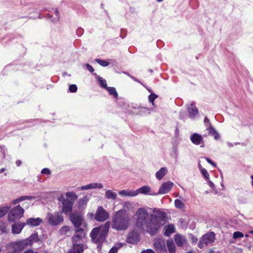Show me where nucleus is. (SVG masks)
I'll return each instance as SVG.
<instances>
[{
	"label": "nucleus",
	"instance_id": "1",
	"mask_svg": "<svg viewBox=\"0 0 253 253\" xmlns=\"http://www.w3.org/2000/svg\"><path fill=\"white\" fill-rule=\"evenodd\" d=\"M130 219L124 210H119L114 212L112 218V228L116 231L126 230L129 225Z\"/></svg>",
	"mask_w": 253,
	"mask_h": 253
},
{
	"label": "nucleus",
	"instance_id": "2",
	"mask_svg": "<svg viewBox=\"0 0 253 253\" xmlns=\"http://www.w3.org/2000/svg\"><path fill=\"white\" fill-rule=\"evenodd\" d=\"M135 216L136 226L143 229H145L146 231L152 235L151 214H149L145 209L140 208L136 211Z\"/></svg>",
	"mask_w": 253,
	"mask_h": 253
},
{
	"label": "nucleus",
	"instance_id": "3",
	"mask_svg": "<svg viewBox=\"0 0 253 253\" xmlns=\"http://www.w3.org/2000/svg\"><path fill=\"white\" fill-rule=\"evenodd\" d=\"M40 241V239L38 233L35 232L26 239L18 240L10 242L7 245V247L15 249L18 253H19L26 249L28 247H32L34 243L38 242Z\"/></svg>",
	"mask_w": 253,
	"mask_h": 253
},
{
	"label": "nucleus",
	"instance_id": "4",
	"mask_svg": "<svg viewBox=\"0 0 253 253\" xmlns=\"http://www.w3.org/2000/svg\"><path fill=\"white\" fill-rule=\"evenodd\" d=\"M85 237L84 228L75 229V233L72 238V246L67 253H83L86 246L83 243Z\"/></svg>",
	"mask_w": 253,
	"mask_h": 253
},
{
	"label": "nucleus",
	"instance_id": "5",
	"mask_svg": "<svg viewBox=\"0 0 253 253\" xmlns=\"http://www.w3.org/2000/svg\"><path fill=\"white\" fill-rule=\"evenodd\" d=\"M154 214H151L152 235H154L158 232L160 228L165 224L167 221V213L159 210L155 209Z\"/></svg>",
	"mask_w": 253,
	"mask_h": 253
},
{
	"label": "nucleus",
	"instance_id": "6",
	"mask_svg": "<svg viewBox=\"0 0 253 253\" xmlns=\"http://www.w3.org/2000/svg\"><path fill=\"white\" fill-rule=\"evenodd\" d=\"M69 218L76 229L85 228L87 226L83 214L79 211L71 213Z\"/></svg>",
	"mask_w": 253,
	"mask_h": 253
},
{
	"label": "nucleus",
	"instance_id": "7",
	"mask_svg": "<svg viewBox=\"0 0 253 253\" xmlns=\"http://www.w3.org/2000/svg\"><path fill=\"white\" fill-rule=\"evenodd\" d=\"M107 235L105 232L101 230V227H96L91 230L90 237L92 242L100 244L105 240Z\"/></svg>",
	"mask_w": 253,
	"mask_h": 253
},
{
	"label": "nucleus",
	"instance_id": "8",
	"mask_svg": "<svg viewBox=\"0 0 253 253\" xmlns=\"http://www.w3.org/2000/svg\"><path fill=\"white\" fill-rule=\"evenodd\" d=\"M24 212V209L20 205L14 207L8 213V220L10 222H14L23 216Z\"/></svg>",
	"mask_w": 253,
	"mask_h": 253
},
{
	"label": "nucleus",
	"instance_id": "9",
	"mask_svg": "<svg viewBox=\"0 0 253 253\" xmlns=\"http://www.w3.org/2000/svg\"><path fill=\"white\" fill-rule=\"evenodd\" d=\"M215 234L212 232H209L204 235L200 239L198 247L200 249H203L205 246H207L211 244L214 241Z\"/></svg>",
	"mask_w": 253,
	"mask_h": 253
},
{
	"label": "nucleus",
	"instance_id": "10",
	"mask_svg": "<svg viewBox=\"0 0 253 253\" xmlns=\"http://www.w3.org/2000/svg\"><path fill=\"white\" fill-rule=\"evenodd\" d=\"M47 218L49 224L52 226L59 225L63 221V217L59 212L48 213Z\"/></svg>",
	"mask_w": 253,
	"mask_h": 253
},
{
	"label": "nucleus",
	"instance_id": "11",
	"mask_svg": "<svg viewBox=\"0 0 253 253\" xmlns=\"http://www.w3.org/2000/svg\"><path fill=\"white\" fill-rule=\"evenodd\" d=\"M59 200L62 203V211L63 213L67 214L72 211L73 201L62 197L59 198Z\"/></svg>",
	"mask_w": 253,
	"mask_h": 253
},
{
	"label": "nucleus",
	"instance_id": "12",
	"mask_svg": "<svg viewBox=\"0 0 253 253\" xmlns=\"http://www.w3.org/2000/svg\"><path fill=\"white\" fill-rule=\"evenodd\" d=\"M109 217L108 213L102 207H99L95 215V219L97 221H104Z\"/></svg>",
	"mask_w": 253,
	"mask_h": 253
},
{
	"label": "nucleus",
	"instance_id": "13",
	"mask_svg": "<svg viewBox=\"0 0 253 253\" xmlns=\"http://www.w3.org/2000/svg\"><path fill=\"white\" fill-rule=\"evenodd\" d=\"M154 246L159 253H165L167 251L165 240L162 238L156 239L154 243Z\"/></svg>",
	"mask_w": 253,
	"mask_h": 253
},
{
	"label": "nucleus",
	"instance_id": "14",
	"mask_svg": "<svg viewBox=\"0 0 253 253\" xmlns=\"http://www.w3.org/2000/svg\"><path fill=\"white\" fill-rule=\"evenodd\" d=\"M174 184L171 181H167L163 183L160 186L158 194H165L169 192L172 189Z\"/></svg>",
	"mask_w": 253,
	"mask_h": 253
},
{
	"label": "nucleus",
	"instance_id": "15",
	"mask_svg": "<svg viewBox=\"0 0 253 253\" xmlns=\"http://www.w3.org/2000/svg\"><path fill=\"white\" fill-rule=\"evenodd\" d=\"M187 109L189 113V117L192 120L195 119L199 114L198 109L193 102L187 105Z\"/></svg>",
	"mask_w": 253,
	"mask_h": 253
},
{
	"label": "nucleus",
	"instance_id": "16",
	"mask_svg": "<svg viewBox=\"0 0 253 253\" xmlns=\"http://www.w3.org/2000/svg\"><path fill=\"white\" fill-rule=\"evenodd\" d=\"M139 240V237L138 234L135 231H132L129 233L126 238V242L127 243L135 244H136Z\"/></svg>",
	"mask_w": 253,
	"mask_h": 253
},
{
	"label": "nucleus",
	"instance_id": "17",
	"mask_svg": "<svg viewBox=\"0 0 253 253\" xmlns=\"http://www.w3.org/2000/svg\"><path fill=\"white\" fill-rule=\"evenodd\" d=\"M190 140L195 145L204 144V139L202 135L200 134L194 133L190 136ZM201 147H204V145H201Z\"/></svg>",
	"mask_w": 253,
	"mask_h": 253
},
{
	"label": "nucleus",
	"instance_id": "18",
	"mask_svg": "<svg viewBox=\"0 0 253 253\" xmlns=\"http://www.w3.org/2000/svg\"><path fill=\"white\" fill-rule=\"evenodd\" d=\"M26 223L21 222H18L12 225V233L13 234H20L25 226Z\"/></svg>",
	"mask_w": 253,
	"mask_h": 253
},
{
	"label": "nucleus",
	"instance_id": "19",
	"mask_svg": "<svg viewBox=\"0 0 253 253\" xmlns=\"http://www.w3.org/2000/svg\"><path fill=\"white\" fill-rule=\"evenodd\" d=\"M174 241L178 247H182L187 243L185 237L178 234L174 236Z\"/></svg>",
	"mask_w": 253,
	"mask_h": 253
},
{
	"label": "nucleus",
	"instance_id": "20",
	"mask_svg": "<svg viewBox=\"0 0 253 253\" xmlns=\"http://www.w3.org/2000/svg\"><path fill=\"white\" fill-rule=\"evenodd\" d=\"M42 221V219L40 217L30 218L27 219L25 223L32 226H37L40 225Z\"/></svg>",
	"mask_w": 253,
	"mask_h": 253
},
{
	"label": "nucleus",
	"instance_id": "21",
	"mask_svg": "<svg viewBox=\"0 0 253 253\" xmlns=\"http://www.w3.org/2000/svg\"><path fill=\"white\" fill-rule=\"evenodd\" d=\"M103 187V185L100 183H92L89 184L82 186L80 187V189L82 190H86L90 189H95V188H102Z\"/></svg>",
	"mask_w": 253,
	"mask_h": 253
},
{
	"label": "nucleus",
	"instance_id": "22",
	"mask_svg": "<svg viewBox=\"0 0 253 253\" xmlns=\"http://www.w3.org/2000/svg\"><path fill=\"white\" fill-rule=\"evenodd\" d=\"M206 128L209 131V134L213 136L215 139L217 140L219 138L220 135L219 133L211 124H210V126H207Z\"/></svg>",
	"mask_w": 253,
	"mask_h": 253
},
{
	"label": "nucleus",
	"instance_id": "23",
	"mask_svg": "<svg viewBox=\"0 0 253 253\" xmlns=\"http://www.w3.org/2000/svg\"><path fill=\"white\" fill-rule=\"evenodd\" d=\"M164 235L166 236H170L175 232L174 226L172 224H169L164 227Z\"/></svg>",
	"mask_w": 253,
	"mask_h": 253
},
{
	"label": "nucleus",
	"instance_id": "24",
	"mask_svg": "<svg viewBox=\"0 0 253 253\" xmlns=\"http://www.w3.org/2000/svg\"><path fill=\"white\" fill-rule=\"evenodd\" d=\"M119 194L123 197H134L137 196L135 191H131L129 190H123L119 192Z\"/></svg>",
	"mask_w": 253,
	"mask_h": 253
},
{
	"label": "nucleus",
	"instance_id": "25",
	"mask_svg": "<svg viewBox=\"0 0 253 253\" xmlns=\"http://www.w3.org/2000/svg\"><path fill=\"white\" fill-rule=\"evenodd\" d=\"M167 172L168 169L166 168H161L160 169L156 172V177L158 180H161L167 174Z\"/></svg>",
	"mask_w": 253,
	"mask_h": 253
},
{
	"label": "nucleus",
	"instance_id": "26",
	"mask_svg": "<svg viewBox=\"0 0 253 253\" xmlns=\"http://www.w3.org/2000/svg\"><path fill=\"white\" fill-rule=\"evenodd\" d=\"M167 246L169 253H175V247L173 241L172 240H169L167 242Z\"/></svg>",
	"mask_w": 253,
	"mask_h": 253
},
{
	"label": "nucleus",
	"instance_id": "27",
	"mask_svg": "<svg viewBox=\"0 0 253 253\" xmlns=\"http://www.w3.org/2000/svg\"><path fill=\"white\" fill-rule=\"evenodd\" d=\"M105 196L106 198H107L108 199L114 200H116L117 197V193L115 192H113L110 190H106Z\"/></svg>",
	"mask_w": 253,
	"mask_h": 253
},
{
	"label": "nucleus",
	"instance_id": "28",
	"mask_svg": "<svg viewBox=\"0 0 253 253\" xmlns=\"http://www.w3.org/2000/svg\"><path fill=\"white\" fill-rule=\"evenodd\" d=\"M150 191V188L148 186H144L138 189H137L135 192L137 193V195L139 194H147Z\"/></svg>",
	"mask_w": 253,
	"mask_h": 253
},
{
	"label": "nucleus",
	"instance_id": "29",
	"mask_svg": "<svg viewBox=\"0 0 253 253\" xmlns=\"http://www.w3.org/2000/svg\"><path fill=\"white\" fill-rule=\"evenodd\" d=\"M133 204L130 202H125L123 204V209L121 210H124V213H126L127 211H131L133 209Z\"/></svg>",
	"mask_w": 253,
	"mask_h": 253
},
{
	"label": "nucleus",
	"instance_id": "30",
	"mask_svg": "<svg viewBox=\"0 0 253 253\" xmlns=\"http://www.w3.org/2000/svg\"><path fill=\"white\" fill-rule=\"evenodd\" d=\"M125 244L119 243L115 244V245L112 248L108 253H117L119 249L122 247Z\"/></svg>",
	"mask_w": 253,
	"mask_h": 253
},
{
	"label": "nucleus",
	"instance_id": "31",
	"mask_svg": "<svg viewBox=\"0 0 253 253\" xmlns=\"http://www.w3.org/2000/svg\"><path fill=\"white\" fill-rule=\"evenodd\" d=\"M97 78L98 79L100 86L102 88L106 89L107 88L106 81L105 79H103L102 77L98 76H97Z\"/></svg>",
	"mask_w": 253,
	"mask_h": 253
},
{
	"label": "nucleus",
	"instance_id": "32",
	"mask_svg": "<svg viewBox=\"0 0 253 253\" xmlns=\"http://www.w3.org/2000/svg\"><path fill=\"white\" fill-rule=\"evenodd\" d=\"M106 89L109 92V94L112 95L117 98L118 96V93L116 91V90L114 87H107Z\"/></svg>",
	"mask_w": 253,
	"mask_h": 253
},
{
	"label": "nucleus",
	"instance_id": "33",
	"mask_svg": "<svg viewBox=\"0 0 253 253\" xmlns=\"http://www.w3.org/2000/svg\"><path fill=\"white\" fill-rule=\"evenodd\" d=\"M10 207L6 206L0 208V217L3 216L10 210Z\"/></svg>",
	"mask_w": 253,
	"mask_h": 253
},
{
	"label": "nucleus",
	"instance_id": "34",
	"mask_svg": "<svg viewBox=\"0 0 253 253\" xmlns=\"http://www.w3.org/2000/svg\"><path fill=\"white\" fill-rule=\"evenodd\" d=\"M66 195L67 199L71 198L70 200L73 202L78 198V196L73 192H67Z\"/></svg>",
	"mask_w": 253,
	"mask_h": 253
},
{
	"label": "nucleus",
	"instance_id": "35",
	"mask_svg": "<svg viewBox=\"0 0 253 253\" xmlns=\"http://www.w3.org/2000/svg\"><path fill=\"white\" fill-rule=\"evenodd\" d=\"M174 205L175 207L179 209H182L184 207V204L179 199L175 200Z\"/></svg>",
	"mask_w": 253,
	"mask_h": 253
},
{
	"label": "nucleus",
	"instance_id": "36",
	"mask_svg": "<svg viewBox=\"0 0 253 253\" xmlns=\"http://www.w3.org/2000/svg\"><path fill=\"white\" fill-rule=\"evenodd\" d=\"M95 61L97 62L100 65L103 67H106L109 65V62L105 60H101L99 58L96 59Z\"/></svg>",
	"mask_w": 253,
	"mask_h": 253
},
{
	"label": "nucleus",
	"instance_id": "37",
	"mask_svg": "<svg viewBox=\"0 0 253 253\" xmlns=\"http://www.w3.org/2000/svg\"><path fill=\"white\" fill-rule=\"evenodd\" d=\"M36 197L35 196H22L18 198L20 202L25 200H31L35 199Z\"/></svg>",
	"mask_w": 253,
	"mask_h": 253
},
{
	"label": "nucleus",
	"instance_id": "38",
	"mask_svg": "<svg viewBox=\"0 0 253 253\" xmlns=\"http://www.w3.org/2000/svg\"><path fill=\"white\" fill-rule=\"evenodd\" d=\"M157 97L158 95L153 93H151L149 96V101L152 103L153 106H154V100Z\"/></svg>",
	"mask_w": 253,
	"mask_h": 253
},
{
	"label": "nucleus",
	"instance_id": "39",
	"mask_svg": "<svg viewBox=\"0 0 253 253\" xmlns=\"http://www.w3.org/2000/svg\"><path fill=\"white\" fill-rule=\"evenodd\" d=\"M88 200V199H87V198L86 196L84 197L83 198L80 199L79 200V206L81 207L83 205H86L87 203Z\"/></svg>",
	"mask_w": 253,
	"mask_h": 253
},
{
	"label": "nucleus",
	"instance_id": "40",
	"mask_svg": "<svg viewBox=\"0 0 253 253\" xmlns=\"http://www.w3.org/2000/svg\"><path fill=\"white\" fill-rule=\"evenodd\" d=\"M110 226V221L106 222L105 223L104 226L103 227H101V230H102L103 232H105L107 234Z\"/></svg>",
	"mask_w": 253,
	"mask_h": 253
},
{
	"label": "nucleus",
	"instance_id": "41",
	"mask_svg": "<svg viewBox=\"0 0 253 253\" xmlns=\"http://www.w3.org/2000/svg\"><path fill=\"white\" fill-rule=\"evenodd\" d=\"M244 237V234L239 231H236L233 233V238L234 239H237L239 238Z\"/></svg>",
	"mask_w": 253,
	"mask_h": 253
},
{
	"label": "nucleus",
	"instance_id": "42",
	"mask_svg": "<svg viewBox=\"0 0 253 253\" xmlns=\"http://www.w3.org/2000/svg\"><path fill=\"white\" fill-rule=\"evenodd\" d=\"M201 172L206 179H210V175L206 169H202Z\"/></svg>",
	"mask_w": 253,
	"mask_h": 253
},
{
	"label": "nucleus",
	"instance_id": "43",
	"mask_svg": "<svg viewBox=\"0 0 253 253\" xmlns=\"http://www.w3.org/2000/svg\"><path fill=\"white\" fill-rule=\"evenodd\" d=\"M77 86L76 84H71L69 86V89L71 92H75L77 90Z\"/></svg>",
	"mask_w": 253,
	"mask_h": 253
},
{
	"label": "nucleus",
	"instance_id": "44",
	"mask_svg": "<svg viewBox=\"0 0 253 253\" xmlns=\"http://www.w3.org/2000/svg\"><path fill=\"white\" fill-rule=\"evenodd\" d=\"M69 230H70V229L68 226H63V227H61L60 229V231H61V233L64 234L67 233L68 231H69Z\"/></svg>",
	"mask_w": 253,
	"mask_h": 253
},
{
	"label": "nucleus",
	"instance_id": "45",
	"mask_svg": "<svg viewBox=\"0 0 253 253\" xmlns=\"http://www.w3.org/2000/svg\"><path fill=\"white\" fill-rule=\"evenodd\" d=\"M206 161L211 165L214 167H216V164L214 162H213L212 161H211L210 158L205 157L204 158Z\"/></svg>",
	"mask_w": 253,
	"mask_h": 253
},
{
	"label": "nucleus",
	"instance_id": "46",
	"mask_svg": "<svg viewBox=\"0 0 253 253\" xmlns=\"http://www.w3.org/2000/svg\"><path fill=\"white\" fill-rule=\"evenodd\" d=\"M41 172L42 174H49L50 173V171L48 169L44 168L42 169Z\"/></svg>",
	"mask_w": 253,
	"mask_h": 253
},
{
	"label": "nucleus",
	"instance_id": "47",
	"mask_svg": "<svg viewBox=\"0 0 253 253\" xmlns=\"http://www.w3.org/2000/svg\"><path fill=\"white\" fill-rule=\"evenodd\" d=\"M85 66L87 68V69L91 73H92L93 72H94V69L93 68V67H92V66H91L90 65H89V64H85Z\"/></svg>",
	"mask_w": 253,
	"mask_h": 253
},
{
	"label": "nucleus",
	"instance_id": "48",
	"mask_svg": "<svg viewBox=\"0 0 253 253\" xmlns=\"http://www.w3.org/2000/svg\"><path fill=\"white\" fill-rule=\"evenodd\" d=\"M204 122L206 127L207 126H210V124H211L210 120L207 117L205 118Z\"/></svg>",
	"mask_w": 253,
	"mask_h": 253
},
{
	"label": "nucleus",
	"instance_id": "49",
	"mask_svg": "<svg viewBox=\"0 0 253 253\" xmlns=\"http://www.w3.org/2000/svg\"><path fill=\"white\" fill-rule=\"evenodd\" d=\"M198 241V239L192 235H191V241L192 244H195Z\"/></svg>",
	"mask_w": 253,
	"mask_h": 253
},
{
	"label": "nucleus",
	"instance_id": "50",
	"mask_svg": "<svg viewBox=\"0 0 253 253\" xmlns=\"http://www.w3.org/2000/svg\"><path fill=\"white\" fill-rule=\"evenodd\" d=\"M207 180H208V184H209V186H210L211 188H212V189H213V188H214V184L213 183V182H212L211 181V180H210V179H207Z\"/></svg>",
	"mask_w": 253,
	"mask_h": 253
},
{
	"label": "nucleus",
	"instance_id": "51",
	"mask_svg": "<svg viewBox=\"0 0 253 253\" xmlns=\"http://www.w3.org/2000/svg\"><path fill=\"white\" fill-rule=\"evenodd\" d=\"M141 253H155V252L151 249H148L142 251Z\"/></svg>",
	"mask_w": 253,
	"mask_h": 253
},
{
	"label": "nucleus",
	"instance_id": "52",
	"mask_svg": "<svg viewBox=\"0 0 253 253\" xmlns=\"http://www.w3.org/2000/svg\"><path fill=\"white\" fill-rule=\"evenodd\" d=\"M54 13H55L56 16L57 17L55 21H58L59 20V13L57 9H55V11H54Z\"/></svg>",
	"mask_w": 253,
	"mask_h": 253
},
{
	"label": "nucleus",
	"instance_id": "53",
	"mask_svg": "<svg viewBox=\"0 0 253 253\" xmlns=\"http://www.w3.org/2000/svg\"><path fill=\"white\" fill-rule=\"evenodd\" d=\"M19 202H20L19 201V200L18 198L17 199H15L13 201L12 203L14 205H16L17 204V203H18Z\"/></svg>",
	"mask_w": 253,
	"mask_h": 253
},
{
	"label": "nucleus",
	"instance_id": "54",
	"mask_svg": "<svg viewBox=\"0 0 253 253\" xmlns=\"http://www.w3.org/2000/svg\"><path fill=\"white\" fill-rule=\"evenodd\" d=\"M131 79L136 82L141 84L140 81H139L138 79H137L135 77L133 76H132Z\"/></svg>",
	"mask_w": 253,
	"mask_h": 253
},
{
	"label": "nucleus",
	"instance_id": "55",
	"mask_svg": "<svg viewBox=\"0 0 253 253\" xmlns=\"http://www.w3.org/2000/svg\"><path fill=\"white\" fill-rule=\"evenodd\" d=\"M5 253H18L15 249H13L12 251L6 252Z\"/></svg>",
	"mask_w": 253,
	"mask_h": 253
},
{
	"label": "nucleus",
	"instance_id": "56",
	"mask_svg": "<svg viewBox=\"0 0 253 253\" xmlns=\"http://www.w3.org/2000/svg\"><path fill=\"white\" fill-rule=\"evenodd\" d=\"M198 168H199V169L200 170V171L202 170V169H205V168H203L202 167V165H201L200 162L198 164Z\"/></svg>",
	"mask_w": 253,
	"mask_h": 253
},
{
	"label": "nucleus",
	"instance_id": "57",
	"mask_svg": "<svg viewBox=\"0 0 253 253\" xmlns=\"http://www.w3.org/2000/svg\"><path fill=\"white\" fill-rule=\"evenodd\" d=\"M124 73L128 76V77H129L130 78H131V77H132V75H131L129 73L127 72H124Z\"/></svg>",
	"mask_w": 253,
	"mask_h": 253
},
{
	"label": "nucleus",
	"instance_id": "58",
	"mask_svg": "<svg viewBox=\"0 0 253 253\" xmlns=\"http://www.w3.org/2000/svg\"><path fill=\"white\" fill-rule=\"evenodd\" d=\"M227 145H228L229 147H233V144H232L231 143L227 142Z\"/></svg>",
	"mask_w": 253,
	"mask_h": 253
},
{
	"label": "nucleus",
	"instance_id": "59",
	"mask_svg": "<svg viewBox=\"0 0 253 253\" xmlns=\"http://www.w3.org/2000/svg\"><path fill=\"white\" fill-rule=\"evenodd\" d=\"M16 163L18 166H19L21 164V162L20 161H17Z\"/></svg>",
	"mask_w": 253,
	"mask_h": 253
},
{
	"label": "nucleus",
	"instance_id": "60",
	"mask_svg": "<svg viewBox=\"0 0 253 253\" xmlns=\"http://www.w3.org/2000/svg\"><path fill=\"white\" fill-rule=\"evenodd\" d=\"M5 170V168H2L0 169V173H2L3 172H4Z\"/></svg>",
	"mask_w": 253,
	"mask_h": 253
},
{
	"label": "nucleus",
	"instance_id": "61",
	"mask_svg": "<svg viewBox=\"0 0 253 253\" xmlns=\"http://www.w3.org/2000/svg\"><path fill=\"white\" fill-rule=\"evenodd\" d=\"M251 179H252V186H253V175H252L251 176Z\"/></svg>",
	"mask_w": 253,
	"mask_h": 253
},
{
	"label": "nucleus",
	"instance_id": "62",
	"mask_svg": "<svg viewBox=\"0 0 253 253\" xmlns=\"http://www.w3.org/2000/svg\"><path fill=\"white\" fill-rule=\"evenodd\" d=\"M82 31V29L80 28V29H78L77 30V32H79V31Z\"/></svg>",
	"mask_w": 253,
	"mask_h": 253
},
{
	"label": "nucleus",
	"instance_id": "63",
	"mask_svg": "<svg viewBox=\"0 0 253 253\" xmlns=\"http://www.w3.org/2000/svg\"><path fill=\"white\" fill-rule=\"evenodd\" d=\"M175 152L176 153V155H177V150L176 149H175Z\"/></svg>",
	"mask_w": 253,
	"mask_h": 253
},
{
	"label": "nucleus",
	"instance_id": "64",
	"mask_svg": "<svg viewBox=\"0 0 253 253\" xmlns=\"http://www.w3.org/2000/svg\"><path fill=\"white\" fill-rule=\"evenodd\" d=\"M147 90H148V91H149V92H151L152 91V90H151V89H147Z\"/></svg>",
	"mask_w": 253,
	"mask_h": 253
}]
</instances>
